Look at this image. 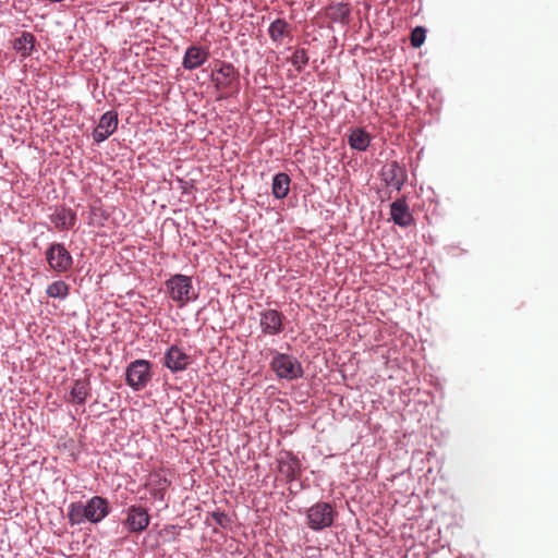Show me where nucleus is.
I'll use <instances>...</instances> for the list:
<instances>
[{
  "instance_id": "obj_4",
  "label": "nucleus",
  "mask_w": 558,
  "mask_h": 558,
  "mask_svg": "<svg viewBox=\"0 0 558 558\" xmlns=\"http://www.w3.org/2000/svg\"><path fill=\"white\" fill-rule=\"evenodd\" d=\"M49 267L57 272H66L71 269L73 258L70 252L61 243H52L46 252Z\"/></svg>"
},
{
  "instance_id": "obj_16",
  "label": "nucleus",
  "mask_w": 558,
  "mask_h": 558,
  "mask_svg": "<svg viewBox=\"0 0 558 558\" xmlns=\"http://www.w3.org/2000/svg\"><path fill=\"white\" fill-rule=\"evenodd\" d=\"M270 39L281 44L284 38H292V26L283 19H276L268 28Z\"/></svg>"
},
{
  "instance_id": "obj_7",
  "label": "nucleus",
  "mask_w": 558,
  "mask_h": 558,
  "mask_svg": "<svg viewBox=\"0 0 558 558\" xmlns=\"http://www.w3.org/2000/svg\"><path fill=\"white\" fill-rule=\"evenodd\" d=\"M213 82L218 90L226 92L238 82V72L231 63L222 62L213 73Z\"/></svg>"
},
{
  "instance_id": "obj_25",
  "label": "nucleus",
  "mask_w": 558,
  "mask_h": 558,
  "mask_svg": "<svg viewBox=\"0 0 558 558\" xmlns=\"http://www.w3.org/2000/svg\"><path fill=\"white\" fill-rule=\"evenodd\" d=\"M425 29L421 26L415 27L411 33V45L414 48H418L423 45L425 40Z\"/></svg>"
},
{
  "instance_id": "obj_14",
  "label": "nucleus",
  "mask_w": 558,
  "mask_h": 558,
  "mask_svg": "<svg viewBox=\"0 0 558 558\" xmlns=\"http://www.w3.org/2000/svg\"><path fill=\"white\" fill-rule=\"evenodd\" d=\"M187 364L189 356L175 345H172L165 355V365L172 372L183 371Z\"/></svg>"
},
{
  "instance_id": "obj_18",
  "label": "nucleus",
  "mask_w": 558,
  "mask_h": 558,
  "mask_svg": "<svg viewBox=\"0 0 558 558\" xmlns=\"http://www.w3.org/2000/svg\"><path fill=\"white\" fill-rule=\"evenodd\" d=\"M90 393L88 379H76L70 391L69 402L84 404Z\"/></svg>"
},
{
  "instance_id": "obj_11",
  "label": "nucleus",
  "mask_w": 558,
  "mask_h": 558,
  "mask_svg": "<svg viewBox=\"0 0 558 558\" xmlns=\"http://www.w3.org/2000/svg\"><path fill=\"white\" fill-rule=\"evenodd\" d=\"M87 521L92 523L100 522L109 513L108 501L99 496H94L85 505Z\"/></svg>"
},
{
  "instance_id": "obj_22",
  "label": "nucleus",
  "mask_w": 558,
  "mask_h": 558,
  "mask_svg": "<svg viewBox=\"0 0 558 558\" xmlns=\"http://www.w3.org/2000/svg\"><path fill=\"white\" fill-rule=\"evenodd\" d=\"M68 518L72 525L81 524L84 521H87L85 505L82 502H72L69 506Z\"/></svg>"
},
{
  "instance_id": "obj_23",
  "label": "nucleus",
  "mask_w": 558,
  "mask_h": 558,
  "mask_svg": "<svg viewBox=\"0 0 558 558\" xmlns=\"http://www.w3.org/2000/svg\"><path fill=\"white\" fill-rule=\"evenodd\" d=\"M69 292L70 286L63 280L53 281L46 290L48 296L61 300L65 299L69 295Z\"/></svg>"
},
{
  "instance_id": "obj_12",
  "label": "nucleus",
  "mask_w": 558,
  "mask_h": 558,
  "mask_svg": "<svg viewBox=\"0 0 558 558\" xmlns=\"http://www.w3.org/2000/svg\"><path fill=\"white\" fill-rule=\"evenodd\" d=\"M392 221L400 227H408L412 223L413 217L404 198H399L390 205Z\"/></svg>"
},
{
  "instance_id": "obj_2",
  "label": "nucleus",
  "mask_w": 558,
  "mask_h": 558,
  "mask_svg": "<svg viewBox=\"0 0 558 558\" xmlns=\"http://www.w3.org/2000/svg\"><path fill=\"white\" fill-rule=\"evenodd\" d=\"M337 512L335 508L325 501H318L307 509V526L313 531H322L330 527L335 521Z\"/></svg>"
},
{
  "instance_id": "obj_9",
  "label": "nucleus",
  "mask_w": 558,
  "mask_h": 558,
  "mask_svg": "<svg viewBox=\"0 0 558 558\" xmlns=\"http://www.w3.org/2000/svg\"><path fill=\"white\" fill-rule=\"evenodd\" d=\"M283 315L276 310H266L260 313V328L265 335L275 336L283 329Z\"/></svg>"
},
{
  "instance_id": "obj_8",
  "label": "nucleus",
  "mask_w": 558,
  "mask_h": 558,
  "mask_svg": "<svg viewBox=\"0 0 558 558\" xmlns=\"http://www.w3.org/2000/svg\"><path fill=\"white\" fill-rule=\"evenodd\" d=\"M124 524L130 532L140 533L144 531L149 524V515L146 509L141 506H131L128 509Z\"/></svg>"
},
{
  "instance_id": "obj_6",
  "label": "nucleus",
  "mask_w": 558,
  "mask_h": 558,
  "mask_svg": "<svg viewBox=\"0 0 558 558\" xmlns=\"http://www.w3.org/2000/svg\"><path fill=\"white\" fill-rule=\"evenodd\" d=\"M381 179L387 186L400 191L404 185L408 174L405 169L397 161L387 162L381 169Z\"/></svg>"
},
{
  "instance_id": "obj_1",
  "label": "nucleus",
  "mask_w": 558,
  "mask_h": 558,
  "mask_svg": "<svg viewBox=\"0 0 558 558\" xmlns=\"http://www.w3.org/2000/svg\"><path fill=\"white\" fill-rule=\"evenodd\" d=\"M167 294L178 304L179 307L184 306L197 298L192 279L184 275H173L166 281Z\"/></svg>"
},
{
  "instance_id": "obj_20",
  "label": "nucleus",
  "mask_w": 558,
  "mask_h": 558,
  "mask_svg": "<svg viewBox=\"0 0 558 558\" xmlns=\"http://www.w3.org/2000/svg\"><path fill=\"white\" fill-rule=\"evenodd\" d=\"M348 143L351 148L363 151L367 149L371 137L364 130L355 129L350 133Z\"/></svg>"
},
{
  "instance_id": "obj_17",
  "label": "nucleus",
  "mask_w": 558,
  "mask_h": 558,
  "mask_svg": "<svg viewBox=\"0 0 558 558\" xmlns=\"http://www.w3.org/2000/svg\"><path fill=\"white\" fill-rule=\"evenodd\" d=\"M50 220L58 230H68L74 226L76 216L71 209L61 207L54 210Z\"/></svg>"
},
{
  "instance_id": "obj_10",
  "label": "nucleus",
  "mask_w": 558,
  "mask_h": 558,
  "mask_svg": "<svg viewBox=\"0 0 558 558\" xmlns=\"http://www.w3.org/2000/svg\"><path fill=\"white\" fill-rule=\"evenodd\" d=\"M118 126V114L113 111H107L99 120L97 128L93 132V137L97 143L107 140Z\"/></svg>"
},
{
  "instance_id": "obj_21",
  "label": "nucleus",
  "mask_w": 558,
  "mask_h": 558,
  "mask_svg": "<svg viewBox=\"0 0 558 558\" xmlns=\"http://www.w3.org/2000/svg\"><path fill=\"white\" fill-rule=\"evenodd\" d=\"M35 45V37L28 32L22 33L20 37L14 40V49L21 53L22 57L31 56Z\"/></svg>"
},
{
  "instance_id": "obj_19",
  "label": "nucleus",
  "mask_w": 558,
  "mask_h": 558,
  "mask_svg": "<svg viewBox=\"0 0 558 558\" xmlns=\"http://www.w3.org/2000/svg\"><path fill=\"white\" fill-rule=\"evenodd\" d=\"M290 178L287 173L279 172L272 180V194L276 198H284L290 191Z\"/></svg>"
},
{
  "instance_id": "obj_24",
  "label": "nucleus",
  "mask_w": 558,
  "mask_h": 558,
  "mask_svg": "<svg viewBox=\"0 0 558 558\" xmlns=\"http://www.w3.org/2000/svg\"><path fill=\"white\" fill-rule=\"evenodd\" d=\"M291 62L295 69L300 72L308 63V56L305 49H296L292 57Z\"/></svg>"
},
{
  "instance_id": "obj_5",
  "label": "nucleus",
  "mask_w": 558,
  "mask_h": 558,
  "mask_svg": "<svg viewBox=\"0 0 558 558\" xmlns=\"http://www.w3.org/2000/svg\"><path fill=\"white\" fill-rule=\"evenodd\" d=\"M150 378V364L145 360H136L126 368V383L135 390L146 386Z\"/></svg>"
},
{
  "instance_id": "obj_13",
  "label": "nucleus",
  "mask_w": 558,
  "mask_h": 558,
  "mask_svg": "<svg viewBox=\"0 0 558 558\" xmlns=\"http://www.w3.org/2000/svg\"><path fill=\"white\" fill-rule=\"evenodd\" d=\"M209 57L208 51L199 46H191L186 49L182 65L186 70H194L203 65Z\"/></svg>"
},
{
  "instance_id": "obj_3",
  "label": "nucleus",
  "mask_w": 558,
  "mask_h": 558,
  "mask_svg": "<svg viewBox=\"0 0 558 558\" xmlns=\"http://www.w3.org/2000/svg\"><path fill=\"white\" fill-rule=\"evenodd\" d=\"M271 368L278 377L292 380L303 376L301 363L293 356L277 353L271 361Z\"/></svg>"
},
{
  "instance_id": "obj_15",
  "label": "nucleus",
  "mask_w": 558,
  "mask_h": 558,
  "mask_svg": "<svg viewBox=\"0 0 558 558\" xmlns=\"http://www.w3.org/2000/svg\"><path fill=\"white\" fill-rule=\"evenodd\" d=\"M279 472L289 482L300 476V461L295 457L286 454L279 459Z\"/></svg>"
},
{
  "instance_id": "obj_26",
  "label": "nucleus",
  "mask_w": 558,
  "mask_h": 558,
  "mask_svg": "<svg viewBox=\"0 0 558 558\" xmlns=\"http://www.w3.org/2000/svg\"><path fill=\"white\" fill-rule=\"evenodd\" d=\"M211 517L222 527H226L230 522L228 515L223 512L215 511Z\"/></svg>"
}]
</instances>
